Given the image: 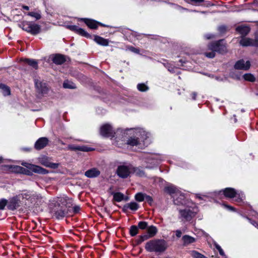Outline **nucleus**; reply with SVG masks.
Masks as SVG:
<instances>
[{
    "label": "nucleus",
    "instance_id": "nucleus-1",
    "mask_svg": "<svg viewBox=\"0 0 258 258\" xmlns=\"http://www.w3.org/2000/svg\"><path fill=\"white\" fill-rule=\"evenodd\" d=\"M50 212L56 219L64 218L69 215V208L73 206V200L63 195L55 197L49 201Z\"/></svg>",
    "mask_w": 258,
    "mask_h": 258
},
{
    "label": "nucleus",
    "instance_id": "nucleus-2",
    "mask_svg": "<svg viewBox=\"0 0 258 258\" xmlns=\"http://www.w3.org/2000/svg\"><path fill=\"white\" fill-rule=\"evenodd\" d=\"M145 248L148 252L161 253L167 248V243L163 239H153L147 242Z\"/></svg>",
    "mask_w": 258,
    "mask_h": 258
},
{
    "label": "nucleus",
    "instance_id": "nucleus-3",
    "mask_svg": "<svg viewBox=\"0 0 258 258\" xmlns=\"http://www.w3.org/2000/svg\"><path fill=\"white\" fill-rule=\"evenodd\" d=\"M22 196L23 200L28 201L34 206L41 205L45 200L44 197L41 194L27 190H22Z\"/></svg>",
    "mask_w": 258,
    "mask_h": 258
},
{
    "label": "nucleus",
    "instance_id": "nucleus-4",
    "mask_svg": "<svg viewBox=\"0 0 258 258\" xmlns=\"http://www.w3.org/2000/svg\"><path fill=\"white\" fill-rule=\"evenodd\" d=\"M198 209L196 207H187L183 209H179V219L182 221H189L198 213Z\"/></svg>",
    "mask_w": 258,
    "mask_h": 258
},
{
    "label": "nucleus",
    "instance_id": "nucleus-5",
    "mask_svg": "<svg viewBox=\"0 0 258 258\" xmlns=\"http://www.w3.org/2000/svg\"><path fill=\"white\" fill-rule=\"evenodd\" d=\"M135 134L136 136L130 138L127 142V144L132 146H137L140 140L144 142L149 137L148 133L142 128L136 129Z\"/></svg>",
    "mask_w": 258,
    "mask_h": 258
},
{
    "label": "nucleus",
    "instance_id": "nucleus-6",
    "mask_svg": "<svg viewBox=\"0 0 258 258\" xmlns=\"http://www.w3.org/2000/svg\"><path fill=\"white\" fill-rule=\"evenodd\" d=\"M224 195L227 198H235L234 201L238 204L242 202L244 196L242 192H237L234 188L228 187L222 191Z\"/></svg>",
    "mask_w": 258,
    "mask_h": 258
},
{
    "label": "nucleus",
    "instance_id": "nucleus-7",
    "mask_svg": "<svg viewBox=\"0 0 258 258\" xmlns=\"http://www.w3.org/2000/svg\"><path fill=\"white\" fill-rule=\"evenodd\" d=\"M22 29L32 35H36L40 33V25L32 22L25 21L21 24Z\"/></svg>",
    "mask_w": 258,
    "mask_h": 258
},
{
    "label": "nucleus",
    "instance_id": "nucleus-8",
    "mask_svg": "<svg viewBox=\"0 0 258 258\" xmlns=\"http://www.w3.org/2000/svg\"><path fill=\"white\" fill-rule=\"evenodd\" d=\"M133 171V168L131 165H122L118 166L116 170L117 175L120 178H127Z\"/></svg>",
    "mask_w": 258,
    "mask_h": 258
},
{
    "label": "nucleus",
    "instance_id": "nucleus-9",
    "mask_svg": "<svg viewBox=\"0 0 258 258\" xmlns=\"http://www.w3.org/2000/svg\"><path fill=\"white\" fill-rule=\"evenodd\" d=\"M23 200L22 191L19 195L14 196L9 200L8 208L11 210H14L19 208L22 204L21 200Z\"/></svg>",
    "mask_w": 258,
    "mask_h": 258
},
{
    "label": "nucleus",
    "instance_id": "nucleus-10",
    "mask_svg": "<svg viewBox=\"0 0 258 258\" xmlns=\"http://www.w3.org/2000/svg\"><path fill=\"white\" fill-rule=\"evenodd\" d=\"M223 40H221L211 43L209 45V49L220 53H224L226 51V48L225 45L223 43Z\"/></svg>",
    "mask_w": 258,
    "mask_h": 258
},
{
    "label": "nucleus",
    "instance_id": "nucleus-11",
    "mask_svg": "<svg viewBox=\"0 0 258 258\" xmlns=\"http://www.w3.org/2000/svg\"><path fill=\"white\" fill-rule=\"evenodd\" d=\"M159 156L156 154H148L146 157L145 162L148 164L146 168H151L158 165L160 161Z\"/></svg>",
    "mask_w": 258,
    "mask_h": 258
},
{
    "label": "nucleus",
    "instance_id": "nucleus-12",
    "mask_svg": "<svg viewBox=\"0 0 258 258\" xmlns=\"http://www.w3.org/2000/svg\"><path fill=\"white\" fill-rule=\"evenodd\" d=\"M22 164L34 172L43 174H45L47 173L46 169L41 167L40 166L26 162L23 163Z\"/></svg>",
    "mask_w": 258,
    "mask_h": 258
},
{
    "label": "nucleus",
    "instance_id": "nucleus-13",
    "mask_svg": "<svg viewBox=\"0 0 258 258\" xmlns=\"http://www.w3.org/2000/svg\"><path fill=\"white\" fill-rule=\"evenodd\" d=\"M251 63L249 60L241 59L236 62L234 68L237 70L247 71L250 67Z\"/></svg>",
    "mask_w": 258,
    "mask_h": 258
},
{
    "label": "nucleus",
    "instance_id": "nucleus-14",
    "mask_svg": "<svg viewBox=\"0 0 258 258\" xmlns=\"http://www.w3.org/2000/svg\"><path fill=\"white\" fill-rule=\"evenodd\" d=\"M114 133L111 126L109 124H105L100 128V134L104 137H111Z\"/></svg>",
    "mask_w": 258,
    "mask_h": 258
},
{
    "label": "nucleus",
    "instance_id": "nucleus-15",
    "mask_svg": "<svg viewBox=\"0 0 258 258\" xmlns=\"http://www.w3.org/2000/svg\"><path fill=\"white\" fill-rule=\"evenodd\" d=\"M239 43L242 46H255V45H258L254 41V39L245 37V36H241Z\"/></svg>",
    "mask_w": 258,
    "mask_h": 258
},
{
    "label": "nucleus",
    "instance_id": "nucleus-16",
    "mask_svg": "<svg viewBox=\"0 0 258 258\" xmlns=\"http://www.w3.org/2000/svg\"><path fill=\"white\" fill-rule=\"evenodd\" d=\"M48 143V140L47 138L42 137L39 138L35 144V148L39 150L44 148Z\"/></svg>",
    "mask_w": 258,
    "mask_h": 258
},
{
    "label": "nucleus",
    "instance_id": "nucleus-17",
    "mask_svg": "<svg viewBox=\"0 0 258 258\" xmlns=\"http://www.w3.org/2000/svg\"><path fill=\"white\" fill-rule=\"evenodd\" d=\"M35 87L37 90L41 93H45L47 90V87L45 83L38 80H35Z\"/></svg>",
    "mask_w": 258,
    "mask_h": 258
},
{
    "label": "nucleus",
    "instance_id": "nucleus-18",
    "mask_svg": "<svg viewBox=\"0 0 258 258\" xmlns=\"http://www.w3.org/2000/svg\"><path fill=\"white\" fill-rule=\"evenodd\" d=\"M68 28H69L70 30L76 32V33L81 35V36H84L87 38H89L90 37V35H89V33H88L84 29L79 28L77 26L70 25L68 26Z\"/></svg>",
    "mask_w": 258,
    "mask_h": 258
},
{
    "label": "nucleus",
    "instance_id": "nucleus-19",
    "mask_svg": "<svg viewBox=\"0 0 258 258\" xmlns=\"http://www.w3.org/2000/svg\"><path fill=\"white\" fill-rule=\"evenodd\" d=\"M68 149L73 151H81L83 152H89L93 150V149L85 145L75 146L69 145Z\"/></svg>",
    "mask_w": 258,
    "mask_h": 258
},
{
    "label": "nucleus",
    "instance_id": "nucleus-20",
    "mask_svg": "<svg viewBox=\"0 0 258 258\" xmlns=\"http://www.w3.org/2000/svg\"><path fill=\"white\" fill-rule=\"evenodd\" d=\"M100 174V171L96 168H93L88 170L85 172V175L88 178H95Z\"/></svg>",
    "mask_w": 258,
    "mask_h": 258
},
{
    "label": "nucleus",
    "instance_id": "nucleus-21",
    "mask_svg": "<svg viewBox=\"0 0 258 258\" xmlns=\"http://www.w3.org/2000/svg\"><path fill=\"white\" fill-rule=\"evenodd\" d=\"M236 30L241 35V36L244 37L249 33L250 28L248 26L241 25L237 26L236 28Z\"/></svg>",
    "mask_w": 258,
    "mask_h": 258
},
{
    "label": "nucleus",
    "instance_id": "nucleus-22",
    "mask_svg": "<svg viewBox=\"0 0 258 258\" xmlns=\"http://www.w3.org/2000/svg\"><path fill=\"white\" fill-rule=\"evenodd\" d=\"M85 24L91 29H96L98 27V25H101L103 26L106 27L101 23H98L97 21L91 19H82Z\"/></svg>",
    "mask_w": 258,
    "mask_h": 258
},
{
    "label": "nucleus",
    "instance_id": "nucleus-23",
    "mask_svg": "<svg viewBox=\"0 0 258 258\" xmlns=\"http://www.w3.org/2000/svg\"><path fill=\"white\" fill-rule=\"evenodd\" d=\"M179 197H174V203L176 205H181L185 203V197L183 194L178 192Z\"/></svg>",
    "mask_w": 258,
    "mask_h": 258
},
{
    "label": "nucleus",
    "instance_id": "nucleus-24",
    "mask_svg": "<svg viewBox=\"0 0 258 258\" xmlns=\"http://www.w3.org/2000/svg\"><path fill=\"white\" fill-rule=\"evenodd\" d=\"M52 61L55 64H61L66 61V59L62 55L56 54L53 57Z\"/></svg>",
    "mask_w": 258,
    "mask_h": 258
},
{
    "label": "nucleus",
    "instance_id": "nucleus-25",
    "mask_svg": "<svg viewBox=\"0 0 258 258\" xmlns=\"http://www.w3.org/2000/svg\"><path fill=\"white\" fill-rule=\"evenodd\" d=\"M113 196V200L117 202H120L123 200L127 201L128 199L125 198L124 195L121 192H117L112 194Z\"/></svg>",
    "mask_w": 258,
    "mask_h": 258
},
{
    "label": "nucleus",
    "instance_id": "nucleus-26",
    "mask_svg": "<svg viewBox=\"0 0 258 258\" xmlns=\"http://www.w3.org/2000/svg\"><path fill=\"white\" fill-rule=\"evenodd\" d=\"M182 240L183 242L184 245H187L189 244L195 242L196 239L195 238L188 235H185L182 237Z\"/></svg>",
    "mask_w": 258,
    "mask_h": 258
},
{
    "label": "nucleus",
    "instance_id": "nucleus-27",
    "mask_svg": "<svg viewBox=\"0 0 258 258\" xmlns=\"http://www.w3.org/2000/svg\"><path fill=\"white\" fill-rule=\"evenodd\" d=\"M165 191L170 195H172L174 194H175L176 196L178 195L177 188L173 185H170L165 187Z\"/></svg>",
    "mask_w": 258,
    "mask_h": 258
},
{
    "label": "nucleus",
    "instance_id": "nucleus-28",
    "mask_svg": "<svg viewBox=\"0 0 258 258\" xmlns=\"http://www.w3.org/2000/svg\"><path fill=\"white\" fill-rule=\"evenodd\" d=\"M94 40L98 44L103 46H107L108 45V41L107 39L98 36L95 37Z\"/></svg>",
    "mask_w": 258,
    "mask_h": 258
},
{
    "label": "nucleus",
    "instance_id": "nucleus-29",
    "mask_svg": "<svg viewBox=\"0 0 258 258\" xmlns=\"http://www.w3.org/2000/svg\"><path fill=\"white\" fill-rule=\"evenodd\" d=\"M158 229L154 226H150L147 228V233L151 238L154 237L157 233Z\"/></svg>",
    "mask_w": 258,
    "mask_h": 258
},
{
    "label": "nucleus",
    "instance_id": "nucleus-30",
    "mask_svg": "<svg viewBox=\"0 0 258 258\" xmlns=\"http://www.w3.org/2000/svg\"><path fill=\"white\" fill-rule=\"evenodd\" d=\"M27 15L34 18L37 20L41 18V12L39 10H38L36 12H29L27 14Z\"/></svg>",
    "mask_w": 258,
    "mask_h": 258
},
{
    "label": "nucleus",
    "instance_id": "nucleus-31",
    "mask_svg": "<svg viewBox=\"0 0 258 258\" xmlns=\"http://www.w3.org/2000/svg\"><path fill=\"white\" fill-rule=\"evenodd\" d=\"M0 89L2 90V92L4 96H7L10 94V88L5 85L0 84Z\"/></svg>",
    "mask_w": 258,
    "mask_h": 258
},
{
    "label": "nucleus",
    "instance_id": "nucleus-32",
    "mask_svg": "<svg viewBox=\"0 0 258 258\" xmlns=\"http://www.w3.org/2000/svg\"><path fill=\"white\" fill-rule=\"evenodd\" d=\"M24 61L35 69H37L38 68L37 61L34 59H25Z\"/></svg>",
    "mask_w": 258,
    "mask_h": 258
},
{
    "label": "nucleus",
    "instance_id": "nucleus-33",
    "mask_svg": "<svg viewBox=\"0 0 258 258\" xmlns=\"http://www.w3.org/2000/svg\"><path fill=\"white\" fill-rule=\"evenodd\" d=\"M125 207L128 208L133 211H136L138 209L139 206V204L136 202H131L126 204Z\"/></svg>",
    "mask_w": 258,
    "mask_h": 258
},
{
    "label": "nucleus",
    "instance_id": "nucleus-34",
    "mask_svg": "<svg viewBox=\"0 0 258 258\" xmlns=\"http://www.w3.org/2000/svg\"><path fill=\"white\" fill-rule=\"evenodd\" d=\"M243 79L245 81L253 82L255 81V78L253 75L250 73L245 74L243 76Z\"/></svg>",
    "mask_w": 258,
    "mask_h": 258
},
{
    "label": "nucleus",
    "instance_id": "nucleus-35",
    "mask_svg": "<svg viewBox=\"0 0 258 258\" xmlns=\"http://www.w3.org/2000/svg\"><path fill=\"white\" fill-rule=\"evenodd\" d=\"M63 87L64 88L74 89L76 88V85L72 82L66 81L63 83Z\"/></svg>",
    "mask_w": 258,
    "mask_h": 258
},
{
    "label": "nucleus",
    "instance_id": "nucleus-36",
    "mask_svg": "<svg viewBox=\"0 0 258 258\" xmlns=\"http://www.w3.org/2000/svg\"><path fill=\"white\" fill-rule=\"evenodd\" d=\"M190 254L194 258H207L204 255L196 250L191 251Z\"/></svg>",
    "mask_w": 258,
    "mask_h": 258
},
{
    "label": "nucleus",
    "instance_id": "nucleus-37",
    "mask_svg": "<svg viewBox=\"0 0 258 258\" xmlns=\"http://www.w3.org/2000/svg\"><path fill=\"white\" fill-rule=\"evenodd\" d=\"M138 227L137 226L133 225L131 227L130 233L132 236H135L138 233Z\"/></svg>",
    "mask_w": 258,
    "mask_h": 258
},
{
    "label": "nucleus",
    "instance_id": "nucleus-38",
    "mask_svg": "<svg viewBox=\"0 0 258 258\" xmlns=\"http://www.w3.org/2000/svg\"><path fill=\"white\" fill-rule=\"evenodd\" d=\"M146 194L141 192L137 193L135 196V199L138 202H142L145 200Z\"/></svg>",
    "mask_w": 258,
    "mask_h": 258
},
{
    "label": "nucleus",
    "instance_id": "nucleus-39",
    "mask_svg": "<svg viewBox=\"0 0 258 258\" xmlns=\"http://www.w3.org/2000/svg\"><path fill=\"white\" fill-rule=\"evenodd\" d=\"M133 171L135 174L139 176H143L145 174L144 171L139 168H133Z\"/></svg>",
    "mask_w": 258,
    "mask_h": 258
},
{
    "label": "nucleus",
    "instance_id": "nucleus-40",
    "mask_svg": "<svg viewBox=\"0 0 258 258\" xmlns=\"http://www.w3.org/2000/svg\"><path fill=\"white\" fill-rule=\"evenodd\" d=\"M137 227L138 228L144 230L148 228V223L145 221H140L138 223Z\"/></svg>",
    "mask_w": 258,
    "mask_h": 258
},
{
    "label": "nucleus",
    "instance_id": "nucleus-41",
    "mask_svg": "<svg viewBox=\"0 0 258 258\" xmlns=\"http://www.w3.org/2000/svg\"><path fill=\"white\" fill-rule=\"evenodd\" d=\"M165 66L168 69V70L171 73H175L176 72V70H177V68L172 67V66L170 63H167L165 65Z\"/></svg>",
    "mask_w": 258,
    "mask_h": 258
},
{
    "label": "nucleus",
    "instance_id": "nucleus-42",
    "mask_svg": "<svg viewBox=\"0 0 258 258\" xmlns=\"http://www.w3.org/2000/svg\"><path fill=\"white\" fill-rule=\"evenodd\" d=\"M138 89L140 91H146L148 90V87L144 84H139L137 86Z\"/></svg>",
    "mask_w": 258,
    "mask_h": 258
},
{
    "label": "nucleus",
    "instance_id": "nucleus-43",
    "mask_svg": "<svg viewBox=\"0 0 258 258\" xmlns=\"http://www.w3.org/2000/svg\"><path fill=\"white\" fill-rule=\"evenodd\" d=\"M41 163H42V164L44 165V166H45L46 167H52V168H54V167H56L55 164L51 163L49 162L48 161H42V160L41 161Z\"/></svg>",
    "mask_w": 258,
    "mask_h": 258
},
{
    "label": "nucleus",
    "instance_id": "nucleus-44",
    "mask_svg": "<svg viewBox=\"0 0 258 258\" xmlns=\"http://www.w3.org/2000/svg\"><path fill=\"white\" fill-rule=\"evenodd\" d=\"M7 203V200L5 199H2L1 200H0V210L4 209Z\"/></svg>",
    "mask_w": 258,
    "mask_h": 258
},
{
    "label": "nucleus",
    "instance_id": "nucleus-45",
    "mask_svg": "<svg viewBox=\"0 0 258 258\" xmlns=\"http://www.w3.org/2000/svg\"><path fill=\"white\" fill-rule=\"evenodd\" d=\"M145 200L150 205H152V203L153 202V198L151 196L147 195L146 194V196H145Z\"/></svg>",
    "mask_w": 258,
    "mask_h": 258
},
{
    "label": "nucleus",
    "instance_id": "nucleus-46",
    "mask_svg": "<svg viewBox=\"0 0 258 258\" xmlns=\"http://www.w3.org/2000/svg\"><path fill=\"white\" fill-rule=\"evenodd\" d=\"M205 55L209 58H213L215 56V51L212 50L211 52H206Z\"/></svg>",
    "mask_w": 258,
    "mask_h": 258
},
{
    "label": "nucleus",
    "instance_id": "nucleus-47",
    "mask_svg": "<svg viewBox=\"0 0 258 258\" xmlns=\"http://www.w3.org/2000/svg\"><path fill=\"white\" fill-rule=\"evenodd\" d=\"M186 2L188 3L199 4L204 2V0H188L186 1Z\"/></svg>",
    "mask_w": 258,
    "mask_h": 258
},
{
    "label": "nucleus",
    "instance_id": "nucleus-48",
    "mask_svg": "<svg viewBox=\"0 0 258 258\" xmlns=\"http://www.w3.org/2000/svg\"><path fill=\"white\" fill-rule=\"evenodd\" d=\"M226 30H227V28L225 26H221L218 27L219 31L222 34L225 33L226 32Z\"/></svg>",
    "mask_w": 258,
    "mask_h": 258
},
{
    "label": "nucleus",
    "instance_id": "nucleus-49",
    "mask_svg": "<svg viewBox=\"0 0 258 258\" xmlns=\"http://www.w3.org/2000/svg\"><path fill=\"white\" fill-rule=\"evenodd\" d=\"M80 210V207L79 206H75L73 208V212L74 213H78Z\"/></svg>",
    "mask_w": 258,
    "mask_h": 258
},
{
    "label": "nucleus",
    "instance_id": "nucleus-50",
    "mask_svg": "<svg viewBox=\"0 0 258 258\" xmlns=\"http://www.w3.org/2000/svg\"><path fill=\"white\" fill-rule=\"evenodd\" d=\"M15 169V171L17 172H22L23 168L22 167L19 166H16L14 167Z\"/></svg>",
    "mask_w": 258,
    "mask_h": 258
},
{
    "label": "nucleus",
    "instance_id": "nucleus-51",
    "mask_svg": "<svg viewBox=\"0 0 258 258\" xmlns=\"http://www.w3.org/2000/svg\"><path fill=\"white\" fill-rule=\"evenodd\" d=\"M141 238L144 240H146L150 238H151V237L148 234H144V235H141Z\"/></svg>",
    "mask_w": 258,
    "mask_h": 258
},
{
    "label": "nucleus",
    "instance_id": "nucleus-52",
    "mask_svg": "<svg viewBox=\"0 0 258 258\" xmlns=\"http://www.w3.org/2000/svg\"><path fill=\"white\" fill-rule=\"evenodd\" d=\"M176 8H177V9L179 11H180V12H183V11H188V10H187V9H185V8H183V7H180V6H176Z\"/></svg>",
    "mask_w": 258,
    "mask_h": 258
},
{
    "label": "nucleus",
    "instance_id": "nucleus-53",
    "mask_svg": "<svg viewBox=\"0 0 258 258\" xmlns=\"http://www.w3.org/2000/svg\"><path fill=\"white\" fill-rule=\"evenodd\" d=\"M130 49L132 51H133V52H135V53H139V50L138 49L136 48H134V47H131L130 48Z\"/></svg>",
    "mask_w": 258,
    "mask_h": 258
},
{
    "label": "nucleus",
    "instance_id": "nucleus-54",
    "mask_svg": "<svg viewBox=\"0 0 258 258\" xmlns=\"http://www.w3.org/2000/svg\"><path fill=\"white\" fill-rule=\"evenodd\" d=\"M175 234L177 237H180L181 236L182 233L180 230H177L175 232Z\"/></svg>",
    "mask_w": 258,
    "mask_h": 258
},
{
    "label": "nucleus",
    "instance_id": "nucleus-55",
    "mask_svg": "<svg viewBox=\"0 0 258 258\" xmlns=\"http://www.w3.org/2000/svg\"><path fill=\"white\" fill-rule=\"evenodd\" d=\"M215 247H216V248L219 251L222 248L221 247V246L218 244H217V243L215 242L214 244Z\"/></svg>",
    "mask_w": 258,
    "mask_h": 258
},
{
    "label": "nucleus",
    "instance_id": "nucleus-56",
    "mask_svg": "<svg viewBox=\"0 0 258 258\" xmlns=\"http://www.w3.org/2000/svg\"><path fill=\"white\" fill-rule=\"evenodd\" d=\"M215 247H216V248L219 251L222 248L221 247V246L218 244H217V243L215 242L214 244Z\"/></svg>",
    "mask_w": 258,
    "mask_h": 258
},
{
    "label": "nucleus",
    "instance_id": "nucleus-57",
    "mask_svg": "<svg viewBox=\"0 0 258 258\" xmlns=\"http://www.w3.org/2000/svg\"><path fill=\"white\" fill-rule=\"evenodd\" d=\"M224 205L225 207H226L229 210L234 211V208L233 207L228 206V205Z\"/></svg>",
    "mask_w": 258,
    "mask_h": 258
},
{
    "label": "nucleus",
    "instance_id": "nucleus-58",
    "mask_svg": "<svg viewBox=\"0 0 258 258\" xmlns=\"http://www.w3.org/2000/svg\"><path fill=\"white\" fill-rule=\"evenodd\" d=\"M205 37L207 39H210L212 38L213 37V35H212V34H206L205 35Z\"/></svg>",
    "mask_w": 258,
    "mask_h": 258
},
{
    "label": "nucleus",
    "instance_id": "nucleus-59",
    "mask_svg": "<svg viewBox=\"0 0 258 258\" xmlns=\"http://www.w3.org/2000/svg\"><path fill=\"white\" fill-rule=\"evenodd\" d=\"M254 41L257 44V45H255V46L258 47V34L255 35V39H254Z\"/></svg>",
    "mask_w": 258,
    "mask_h": 258
},
{
    "label": "nucleus",
    "instance_id": "nucleus-60",
    "mask_svg": "<svg viewBox=\"0 0 258 258\" xmlns=\"http://www.w3.org/2000/svg\"><path fill=\"white\" fill-rule=\"evenodd\" d=\"M219 254L221 255V256H225V253H224V252L223 251V250L222 249H221L219 251Z\"/></svg>",
    "mask_w": 258,
    "mask_h": 258
},
{
    "label": "nucleus",
    "instance_id": "nucleus-61",
    "mask_svg": "<svg viewBox=\"0 0 258 258\" xmlns=\"http://www.w3.org/2000/svg\"><path fill=\"white\" fill-rule=\"evenodd\" d=\"M197 93L196 92H193L191 94V96H192V98L194 100H195L196 98V96H197Z\"/></svg>",
    "mask_w": 258,
    "mask_h": 258
},
{
    "label": "nucleus",
    "instance_id": "nucleus-62",
    "mask_svg": "<svg viewBox=\"0 0 258 258\" xmlns=\"http://www.w3.org/2000/svg\"><path fill=\"white\" fill-rule=\"evenodd\" d=\"M143 241H144V240L141 238V236H140V237L138 240V244L141 243Z\"/></svg>",
    "mask_w": 258,
    "mask_h": 258
},
{
    "label": "nucleus",
    "instance_id": "nucleus-63",
    "mask_svg": "<svg viewBox=\"0 0 258 258\" xmlns=\"http://www.w3.org/2000/svg\"><path fill=\"white\" fill-rule=\"evenodd\" d=\"M23 8L26 10H29V8L28 6H23Z\"/></svg>",
    "mask_w": 258,
    "mask_h": 258
},
{
    "label": "nucleus",
    "instance_id": "nucleus-64",
    "mask_svg": "<svg viewBox=\"0 0 258 258\" xmlns=\"http://www.w3.org/2000/svg\"><path fill=\"white\" fill-rule=\"evenodd\" d=\"M1 160H2V158H1V157H0V161H1Z\"/></svg>",
    "mask_w": 258,
    "mask_h": 258
}]
</instances>
